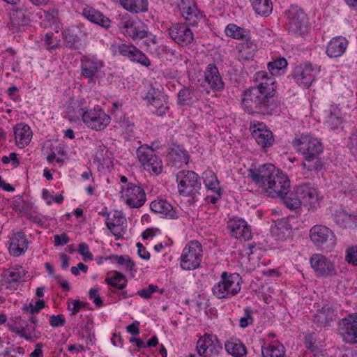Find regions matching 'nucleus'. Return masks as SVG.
Here are the masks:
<instances>
[{
	"mask_svg": "<svg viewBox=\"0 0 357 357\" xmlns=\"http://www.w3.org/2000/svg\"><path fill=\"white\" fill-rule=\"evenodd\" d=\"M248 177L250 182L247 183V191H255L252 184H255L272 198L287 194L290 188V180L287 174L271 163L250 168Z\"/></svg>",
	"mask_w": 357,
	"mask_h": 357,
	"instance_id": "f257e3e1",
	"label": "nucleus"
},
{
	"mask_svg": "<svg viewBox=\"0 0 357 357\" xmlns=\"http://www.w3.org/2000/svg\"><path fill=\"white\" fill-rule=\"evenodd\" d=\"M253 86L247 89V113L259 112L273 109L270 101L275 95L276 82L266 71L257 72L252 78Z\"/></svg>",
	"mask_w": 357,
	"mask_h": 357,
	"instance_id": "f03ea898",
	"label": "nucleus"
},
{
	"mask_svg": "<svg viewBox=\"0 0 357 357\" xmlns=\"http://www.w3.org/2000/svg\"><path fill=\"white\" fill-rule=\"evenodd\" d=\"M291 145L305 161L301 164L304 174L318 173L324 169V163L319 158L324 150L323 144L317 137L308 132L298 134L292 139Z\"/></svg>",
	"mask_w": 357,
	"mask_h": 357,
	"instance_id": "7ed1b4c3",
	"label": "nucleus"
},
{
	"mask_svg": "<svg viewBox=\"0 0 357 357\" xmlns=\"http://www.w3.org/2000/svg\"><path fill=\"white\" fill-rule=\"evenodd\" d=\"M68 112L70 114L71 119H79L81 116L86 126L97 131L105 129L111 121L110 116L103 109H86L78 102H73L72 105L68 107Z\"/></svg>",
	"mask_w": 357,
	"mask_h": 357,
	"instance_id": "20e7f679",
	"label": "nucleus"
},
{
	"mask_svg": "<svg viewBox=\"0 0 357 357\" xmlns=\"http://www.w3.org/2000/svg\"><path fill=\"white\" fill-rule=\"evenodd\" d=\"M176 181L179 194L190 197L193 202L198 200L202 188L201 178L194 171L181 170L176 174Z\"/></svg>",
	"mask_w": 357,
	"mask_h": 357,
	"instance_id": "39448f33",
	"label": "nucleus"
},
{
	"mask_svg": "<svg viewBox=\"0 0 357 357\" xmlns=\"http://www.w3.org/2000/svg\"><path fill=\"white\" fill-rule=\"evenodd\" d=\"M309 236L318 250L331 251L337 245V238L334 232L323 225L312 226L310 229Z\"/></svg>",
	"mask_w": 357,
	"mask_h": 357,
	"instance_id": "423d86ee",
	"label": "nucleus"
},
{
	"mask_svg": "<svg viewBox=\"0 0 357 357\" xmlns=\"http://www.w3.org/2000/svg\"><path fill=\"white\" fill-rule=\"evenodd\" d=\"M286 29L289 33L302 35L307 31L309 20L307 14L298 6L291 5L286 11Z\"/></svg>",
	"mask_w": 357,
	"mask_h": 357,
	"instance_id": "0eeeda50",
	"label": "nucleus"
},
{
	"mask_svg": "<svg viewBox=\"0 0 357 357\" xmlns=\"http://www.w3.org/2000/svg\"><path fill=\"white\" fill-rule=\"evenodd\" d=\"M240 278L238 274L223 272L220 280L212 288L213 294L219 299L229 298L241 290Z\"/></svg>",
	"mask_w": 357,
	"mask_h": 357,
	"instance_id": "6e6552de",
	"label": "nucleus"
},
{
	"mask_svg": "<svg viewBox=\"0 0 357 357\" xmlns=\"http://www.w3.org/2000/svg\"><path fill=\"white\" fill-rule=\"evenodd\" d=\"M137 158L143 169L152 175H158L162 172L163 163L160 158L157 155L153 147L143 144L136 150Z\"/></svg>",
	"mask_w": 357,
	"mask_h": 357,
	"instance_id": "1a4fd4ad",
	"label": "nucleus"
},
{
	"mask_svg": "<svg viewBox=\"0 0 357 357\" xmlns=\"http://www.w3.org/2000/svg\"><path fill=\"white\" fill-rule=\"evenodd\" d=\"M202 260V246L197 241L187 244L180 257V266L183 270H194L200 266Z\"/></svg>",
	"mask_w": 357,
	"mask_h": 357,
	"instance_id": "9d476101",
	"label": "nucleus"
},
{
	"mask_svg": "<svg viewBox=\"0 0 357 357\" xmlns=\"http://www.w3.org/2000/svg\"><path fill=\"white\" fill-rule=\"evenodd\" d=\"M250 131L252 137L264 151L272 147L275 142V136L269 128L261 121L250 122Z\"/></svg>",
	"mask_w": 357,
	"mask_h": 357,
	"instance_id": "9b49d317",
	"label": "nucleus"
},
{
	"mask_svg": "<svg viewBox=\"0 0 357 357\" xmlns=\"http://www.w3.org/2000/svg\"><path fill=\"white\" fill-rule=\"evenodd\" d=\"M117 26L122 34L133 40L145 38L151 34L144 26L131 20L128 15L119 18Z\"/></svg>",
	"mask_w": 357,
	"mask_h": 357,
	"instance_id": "f8f14e48",
	"label": "nucleus"
},
{
	"mask_svg": "<svg viewBox=\"0 0 357 357\" xmlns=\"http://www.w3.org/2000/svg\"><path fill=\"white\" fill-rule=\"evenodd\" d=\"M310 264L317 277L327 278L337 275L334 262L322 254H313L310 258Z\"/></svg>",
	"mask_w": 357,
	"mask_h": 357,
	"instance_id": "ddd939ff",
	"label": "nucleus"
},
{
	"mask_svg": "<svg viewBox=\"0 0 357 357\" xmlns=\"http://www.w3.org/2000/svg\"><path fill=\"white\" fill-rule=\"evenodd\" d=\"M114 55L119 54L132 62L137 63L145 67L151 66V61L146 55L133 45L120 43L112 47Z\"/></svg>",
	"mask_w": 357,
	"mask_h": 357,
	"instance_id": "4468645a",
	"label": "nucleus"
},
{
	"mask_svg": "<svg viewBox=\"0 0 357 357\" xmlns=\"http://www.w3.org/2000/svg\"><path fill=\"white\" fill-rule=\"evenodd\" d=\"M337 331L342 341L347 344H357V313L349 314L342 319Z\"/></svg>",
	"mask_w": 357,
	"mask_h": 357,
	"instance_id": "2eb2a0df",
	"label": "nucleus"
},
{
	"mask_svg": "<svg viewBox=\"0 0 357 357\" xmlns=\"http://www.w3.org/2000/svg\"><path fill=\"white\" fill-rule=\"evenodd\" d=\"M316 71V67L310 62H305L295 66L291 77L299 86L308 89L315 80Z\"/></svg>",
	"mask_w": 357,
	"mask_h": 357,
	"instance_id": "dca6fc26",
	"label": "nucleus"
},
{
	"mask_svg": "<svg viewBox=\"0 0 357 357\" xmlns=\"http://www.w3.org/2000/svg\"><path fill=\"white\" fill-rule=\"evenodd\" d=\"M296 194L298 196L301 204L307 205L309 208H317L322 199L317 188L311 183H303L295 188Z\"/></svg>",
	"mask_w": 357,
	"mask_h": 357,
	"instance_id": "f3484780",
	"label": "nucleus"
},
{
	"mask_svg": "<svg viewBox=\"0 0 357 357\" xmlns=\"http://www.w3.org/2000/svg\"><path fill=\"white\" fill-rule=\"evenodd\" d=\"M121 197L126 204L132 208L142 206L146 200L144 190L141 186L132 183H129L126 188H123Z\"/></svg>",
	"mask_w": 357,
	"mask_h": 357,
	"instance_id": "a211bd4d",
	"label": "nucleus"
},
{
	"mask_svg": "<svg viewBox=\"0 0 357 357\" xmlns=\"http://www.w3.org/2000/svg\"><path fill=\"white\" fill-rule=\"evenodd\" d=\"M81 75L89 79V83L92 81L97 74L104 67V61L93 54H86L80 59Z\"/></svg>",
	"mask_w": 357,
	"mask_h": 357,
	"instance_id": "6ab92c4d",
	"label": "nucleus"
},
{
	"mask_svg": "<svg viewBox=\"0 0 357 357\" xmlns=\"http://www.w3.org/2000/svg\"><path fill=\"white\" fill-rule=\"evenodd\" d=\"M169 37L178 45L187 46L194 40V34L189 26L185 23H175L168 29Z\"/></svg>",
	"mask_w": 357,
	"mask_h": 357,
	"instance_id": "aec40b11",
	"label": "nucleus"
},
{
	"mask_svg": "<svg viewBox=\"0 0 357 357\" xmlns=\"http://www.w3.org/2000/svg\"><path fill=\"white\" fill-rule=\"evenodd\" d=\"M10 331L26 340L34 342L38 339L36 335V326L29 324L28 321L20 317H16L8 324Z\"/></svg>",
	"mask_w": 357,
	"mask_h": 357,
	"instance_id": "412c9836",
	"label": "nucleus"
},
{
	"mask_svg": "<svg viewBox=\"0 0 357 357\" xmlns=\"http://www.w3.org/2000/svg\"><path fill=\"white\" fill-rule=\"evenodd\" d=\"M197 349L200 356L211 357L212 356L217 355L222 350V346L216 337L206 334L198 340Z\"/></svg>",
	"mask_w": 357,
	"mask_h": 357,
	"instance_id": "4be33fe9",
	"label": "nucleus"
},
{
	"mask_svg": "<svg viewBox=\"0 0 357 357\" xmlns=\"http://www.w3.org/2000/svg\"><path fill=\"white\" fill-rule=\"evenodd\" d=\"M324 124L330 130L340 132L343 130L344 119L340 108L336 104H331L324 111Z\"/></svg>",
	"mask_w": 357,
	"mask_h": 357,
	"instance_id": "5701e85b",
	"label": "nucleus"
},
{
	"mask_svg": "<svg viewBox=\"0 0 357 357\" xmlns=\"http://www.w3.org/2000/svg\"><path fill=\"white\" fill-rule=\"evenodd\" d=\"M178 7L189 25H197L198 22L203 17L202 13L198 10L193 0H180Z\"/></svg>",
	"mask_w": 357,
	"mask_h": 357,
	"instance_id": "b1692460",
	"label": "nucleus"
},
{
	"mask_svg": "<svg viewBox=\"0 0 357 357\" xmlns=\"http://www.w3.org/2000/svg\"><path fill=\"white\" fill-rule=\"evenodd\" d=\"M168 160L172 166L181 168L189 163L190 155L183 146L172 143L167 154Z\"/></svg>",
	"mask_w": 357,
	"mask_h": 357,
	"instance_id": "393cba45",
	"label": "nucleus"
},
{
	"mask_svg": "<svg viewBox=\"0 0 357 357\" xmlns=\"http://www.w3.org/2000/svg\"><path fill=\"white\" fill-rule=\"evenodd\" d=\"M337 318V312L334 307L326 303L318 308L314 314L312 321L319 327H327Z\"/></svg>",
	"mask_w": 357,
	"mask_h": 357,
	"instance_id": "a878e982",
	"label": "nucleus"
},
{
	"mask_svg": "<svg viewBox=\"0 0 357 357\" xmlns=\"http://www.w3.org/2000/svg\"><path fill=\"white\" fill-rule=\"evenodd\" d=\"M202 178L207 190L213 193L207 195L206 199L211 204H215L221 197V188L216 175L213 172L207 170L203 173Z\"/></svg>",
	"mask_w": 357,
	"mask_h": 357,
	"instance_id": "bb28decb",
	"label": "nucleus"
},
{
	"mask_svg": "<svg viewBox=\"0 0 357 357\" xmlns=\"http://www.w3.org/2000/svg\"><path fill=\"white\" fill-rule=\"evenodd\" d=\"M151 211L160 217L168 219H177L179 212L177 208L165 199H155L150 204Z\"/></svg>",
	"mask_w": 357,
	"mask_h": 357,
	"instance_id": "cd10ccee",
	"label": "nucleus"
},
{
	"mask_svg": "<svg viewBox=\"0 0 357 357\" xmlns=\"http://www.w3.org/2000/svg\"><path fill=\"white\" fill-rule=\"evenodd\" d=\"M105 224L113 235L120 237L126 227L127 221L122 211H113L107 214Z\"/></svg>",
	"mask_w": 357,
	"mask_h": 357,
	"instance_id": "c85d7f7f",
	"label": "nucleus"
},
{
	"mask_svg": "<svg viewBox=\"0 0 357 357\" xmlns=\"http://www.w3.org/2000/svg\"><path fill=\"white\" fill-rule=\"evenodd\" d=\"M86 31L83 24L72 25L62 31L66 46L72 50L77 49V44L86 36Z\"/></svg>",
	"mask_w": 357,
	"mask_h": 357,
	"instance_id": "c756f323",
	"label": "nucleus"
},
{
	"mask_svg": "<svg viewBox=\"0 0 357 357\" xmlns=\"http://www.w3.org/2000/svg\"><path fill=\"white\" fill-rule=\"evenodd\" d=\"M349 45L348 40L342 36L333 37L327 43L326 54L331 59L342 56L346 52Z\"/></svg>",
	"mask_w": 357,
	"mask_h": 357,
	"instance_id": "7c9ffc66",
	"label": "nucleus"
},
{
	"mask_svg": "<svg viewBox=\"0 0 357 357\" xmlns=\"http://www.w3.org/2000/svg\"><path fill=\"white\" fill-rule=\"evenodd\" d=\"M204 82L214 91H220L224 89V82L218 68L215 64H208L204 70Z\"/></svg>",
	"mask_w": 357,
	"mask_h": 357,
	"instance_id": "2f4dec72",
	"label": "nucleus"
},
{
	"mask_svg": "<svg viewBox=\"0 0 357 357\" xmlns=\"http://www.w3.org/2000/svg\"><path fill=\"white\" fill-rule=\"evenodd\" d=\"M82 15L91 23L98 25L105 29L112 26V21L98 10L90 6H86L82 12Z\"/></svg>",
	"mask_w": 357,
	"mask_h": 357,
	"instance_id": "473e14b6",
	"label": "nucleus"
},
{
	"mask_svg": "<svg viewBox=\"0 0 357 357\" xmlns=\"http://www.w3.org/2000/svg\"><path fill=\"white\" fill-rule=\"evenodd\" d=\"M9 252L14 257L24 254L28 248V241L22 232H17L10 238Z\"/></svg>",
	"mask_w": 357,
	"mask_h": 357,
	"instance_id": "72a5a7b5",
	"label": "nucleus"
},
{
	"mask_svg": "<svg viewBox=\"0 0 357 357\" xmlns=\"http://www.w3.org/2000/svg\"><path fill=\"white\" fill-rule=\"evenodd\" d=\"M14 135L16 144L24 148L30 143L33 132L27 124L20 123L14 127Z\"/></svg>",
	"mask_w": 357,
	"mask_h": 357,
	"instance_id": "f704fd0d",
	"label": "nucleus"
},
{
	"mask_svg": "<svg viewBox=\"0 0 357 357\" xmlns=\"http://www.w3.org/2000/svg\"><path fill=\"white\" fill-rule=\"evenodd\" d=\"M200 98L199 92L190 87L182 88L177 94V103L179 105L191 106Z\"/></svg>",
	"mask_w": 357,
	"mask_h": 357,
	"instance_id": "c9c22d12",
	"label": "nucleus"
},
{
	"mask_svg": "<svg viewBox=\"0 0 357 357\" xmlns=\"http://www.w3.org/2000/svg\"><path fill=\"white\" fill-rule=\"evenodd\" d=\"M227 228L232 237L245 241V221L242 218H234L227 222Z\"/></svg>",
	"mask_w": 357,
	"mask_h": 357,
	"instance_id": "e433bc0d",
	"label": "nucleus"
},
{
	"mask_svg": "<svg viewBox=\"0 0 357 357\" xmlns=\"http://www.w3.org/2000/svg\"><path fill=\"white\" fill-rule=\"evenodd\" d=\"M121 6L133 14L146 12L149 9L148 0H119Z\"/></svg>",
	"mask_w": 357,
	"mask_h": 357,
	"instance_id": "4c0bfd02",
	"label": "nucleus"
},
{
	"mask_svg": "<svg viewBox=\"0 0 357 357\" xmlns=\"http://www.w3.org/2000/svg\"><path fill=\"white\" fill-rule=\"evenodd\" d=\"M263 357H284L285 349L284 346L278 341L271 343H264L261 347Z\"/></svg>",
	"mask_w": 357,
	"mask_h": 357,
	"instance_id": "58836bf2",
	"label": "nucleus"
},
{
	"mask_svg": "<svg viewBox=\"0 0 357 357\" xmlns=\"http://www.w3.org/2000/svg\"><path fill=\"white\" fill-rule=\"evenodd\" d=\"M227 353L234 357H243L245 354V347L238 339L231 337L225 342Z\"/></svg>",
	"mask_w": 357,
	"mask_h": 357,
	"instance_id": "ea45409f",
	"label": "nucleus"
},
{
	"mask_svg": "<svg viewBox=\"0 0 357 357\" xmlns=\"http://www.w3.org/2000/svg\"><path fill=\"white\" fill-rule=\"evenodd\" d=\"M255 13L264 17L269 16L273 8L272 0H250Z\"/></svg>",
	"mask_w": 357,
	"mask_h": 357,
	"instance_id": "a19ab883",
	"label": "nucleus"
},
{
	"mask_svg": "<svg viewBox=\"0 0 357 357\" xmlns=\"http://www.w3.org/2000/svg\"><path fill=\"white\" fill-rule=\"evenodd\" d=\"M332 219L342 229L351 227L354 224V216L344 210H336L332 214Z\"/></svg>",
	"mask_w": 357,
	"mask_h": 357,
	"instance_id": "79ce46f5",
	"label": "nucleus"
},
{
	"mask_svg": "<svg viewBox=\"0 0 357 357\" xmlns=\"http://www.w3.org/2000/svg\"><path fill=\"white\" fill-rule=\"evenodd\" d=\"M287 66V59L284 57H279L268 63L267 68L271 75L274 77L284 73Z\"/></svg>",
	"mask_w": 357,
	"mask_h": 357,
	"instance_id": "37998d69",
	"label": "nucleus"
},
{
	"mask_svg": "<svg viewBox=\"0 0 357 357\" xmlns=\"http://www.w3.org/2000/svg\"><path fill=\"white\" fill-rule=\"evenodd\" d=\"M290 229L289 223L287 220L281 219L275 222V226L271 227V231L278 240H282L289 234Z\"/></svg>",
	"mask_w": 357,
	"mask_h": 357,
	"instance_id": "c03bdc74",
	"label": "nucleus"
},
{
	"mask_svg": "<svg viewBox=\"0 0 357 357\" xmlns=\"http://www.w3.org/2000/svg\"><path fill=\"white\" fill-rule=\"evenodd\" d=\"M105 282L117 289L123 290L127 286L128 280L123 273L113 271L111 276L105 278Z\"/></svg>",
	"mask_w": 357,
	"mask_h": 357,
	"instance_id": "a18cd8bd",
	"label": "nucleus"
},
{
	"mask_svg": "<svg viewBox=\"0 0 357 357\" xmlns=\"http://www.w3.org/2000/svg\"><path fill=\"white\" fill-rule=\"evenodd\" d=\"M154 110L153 112L158 116H163L169 108V103L168 101V96L166 95H159L157 98L150 104Z\"/></svg>",
	"mask_w": 357,
	"mask_h": 357,
	"instance_id": "49530a36",
	"label": "nucleus"
},
{
	"mask_svg": "<svg viewBox=\"0 0 357 357\" xmlns=\"http://www.w3.org/2000/svg\"><path fill=\"white\" fill-rule=\"evenodd\" d=\"M22 266H17L10 268L3 274V278L6 283L9 285L18 284L20 283L22 278Z\"/></svg>",
	"mask_w": 357,
	"mask_h": 357,
	"instance_id": "de8ad7c7",
	"label": "nucleus"
},
{
	"mask_svg": "<svg viewBox=\"0 0 357 357\" xmlns=\"http://www.w3.org/2000/svg\"><path fill=\"white\" fill-rule=\"evenodd\" d=\"M279 197L282 199L284 205L291 211H296L299 209L301 206L300 199L296 194L295 189L294 191L291 192H289Z\"/></svg>",
	"mask_w": 357,
	"mask_h": 357,
	"instance_id": "09e8293b",
	"label": "nucleus"
},
{
	"mask_svg": "<svg viewBox=\"0 0 357 357\" xmlns=\"http://www.w3.org/2000/svg\"><path fill=\"white\" fill-rule=\"evenodd\" d=\"M109 260L113 263H116L119 266H123L126 271L130 272H136L135 263L131 259L128 255H112L108 257Z\"/></svg>",
	"mask_w": 357,
	"mask_h": 357,
	"instance_id": "8fccbe9b",
	"label": "nucleus"
},
{
	"mask_svg": "<svg viewBox=\"0 0 357 357\" xmlns=\"http://www.w3.org/2000/svg\"><path fill=\"white\" fill-rule=\"evenodd\" d=\"M26 8L24 7L18 8L10 12V21L13 26H20L25 24L28 22L26 16Z\"/></svg>",
	"mask_w": 357,
	"mask_h": 357,
	"instance_id": "3c124183",
	"label": "nucleus"
},
{
	"mask_svg": "<svg viewBox=\"0 0 357 357\" xmlns=\"http://www.w3.org/2000/svg\"><path fill=\"white\" fill-rule=\"evenodd\" d=\"M225 31L227 36L238 40H243L245 36V31L234 24H228Z\"/></svg>",
	"mask_w": 357,
	"mask_h": 357,
	"instance_id": "603ef678",
	"label": "nucleus"
},
{
	"mask_svg": "<svg viewBox=\"0 0 357 357\" xmlns=\"http://www.w3.org/2000/svg\"><path fill=\"white\" fill-rule=\"evenodd\" d=\"M304 345L305 348L310 350L311 352H317L319 351V347L317 344V338L314 333H307L304 337Z\"/></svg>",
	"mask_w": 357,
	"mask_h": 357,
	"instance_id": "864d4df0",
	"label": "nucleus"
},
{
	"mask_svg": "<svg viewBox=\"0 0 357 357\" xmlns=\"http://www.w3.org/2000/svg\"><path fill=\"white\" fill-rule=\"evenodd\" d=\"M345 260L348 264L357 266V245L347 248Z\"/></svg>",
	"mask_w": 357,
	"mask_h": 357,
	"instance_id": "5fc2aeb1",
	"label": "nucleus"
},
{
	"mask_svg": "<svg viewBox=\"0 0 357 357\" xmlns=\"http://www.w3.org/2000/svg\"><path fill=\"white\" fill-rule=\"evenodd\" d=\"M54 35L53 32H48L45 33L43 38V41L46 45V48L50 52H52L53 50L59 48V41L54 43Z\"/></svg>",
	"mask_w": 357,
	"mask_h": 357,
	"instance_id": "6e6d98bb",
	"label": "nucleus"
},
{
	"mask_svg": "<svg viewBox=\"0 0 357 357\" xmlns=\"http://www.w3.org/2000/svg\"><path fill=\"white\" fill-rule=\"evenodd\" d=\"M347 147L351 154L357 160V130L353 132L349 137Z\"/></svg>",
	"mask_w": 357,
	"mask_h": 357,
	"instance_id": "4d7b16f0",
	"label": "nucleus"
},
{
	"mask_svg": "<svg viewBox=\"0 0 357 357\" xmlns=\"http://www.w3.org/2000/svg\"><path fill=\"white\" fill-rule=\"evenodd\" d=\"M159 291V288L155 284H149L146 288L142 289L136 293L137 295L143 298H150L154 292Z\"/></svg>",
	"mask_w": 357,
	"mask_h": 357,
	"instance_id": "13d9d810",
	"label": "nucleus"
},
{
	"mask_svg": "<svg viewBox=\"0 0 357 357\" xmlns=\"http://www.w3.org/2000/svg\"><path fill=\"white\" fill-rule=\"evenodd\" d=\"M120 126L125 130L126 134L128 135L130 138L128 139L130 140V139L134 137V123L130 121L128 118L124 117L123 119L120 121Z\"/></svg>",
	"mask_w": 357,
	"mask_h": 357,
	"instance_id": "bf43d9fd",
	"label": "nucleus"
},
{
	"mask_svg": "<svg viewBox=\"0 0 357 357\" xmlns=\"http://www.w3.org/2000/svg\"><path fill=\"white\" fill-rule=\"evenodd\" d=\"M89 303L80 301L79 300H73L71 303L68 304V309L70 311V315L76 314L81 308L86 307Z\"/></svg>",
	"mask_w": 357,
	"mask_h": 357,
	"instance_id": "052dcab7",
	"label": "nucleus"
},
{
	"mask_svg": "<svg viewBox=\"0 0 357 357\" xmlns=\"http://www.w3.org/2000/svg\"><path fill=\"white\" fill-rule=\"evenodd\" d=\"M264 288V282L263 280L258 277L255 278V280H252L248 289L251 292H255L257 294L261 293V291L263 290Z\"/></svg>",
	"mask_w": 357,
	"mask_h": 357,
	"instance_id": "680f3d73",
	"label": "nucleus"
},
{
	"mask_svg": "<svg viewBox=\"0 0 357 357\" xmlns=\"http://www.w3.org/2000/svg\"><path fill=\"white\" fill-rule=\"evenodd\" d=\"M89 297L91 300H93L96 307H100L103 305V301L99 295L98 288H91L89 292Z\"/></svg>",
	"mask_w": 357,
	"mask_h": 357,
	"instance_id": "e2e57ef3",
	"label": "nucleus"
},
{
	"mask_svg": "<svg viewBox=\"0 0 357 357\" xmlns=\"http://www.w3.org/2000/svg\"><path fill=\"white\" fill-rule=\"evenodd\" d=\"M78 252L83 257L84 260H93V255L89 251V245L86 243L79 245Z\"/></svg>",
	"mask_w": 357,
	"mask_h": 357,
	"instance_id": "0e129e2a",
	"label": "nucleus"
},
{
	"mask_svg": "<svg viewBox=\"0 0 357 357\" xmlns=\"http://www.w3.org/2000/svg\"><path fill=\"white\" fill-rule=\"evenodd\" d=\"M66 324V319L63 314L52 315L50 317V324L53 328L62 327Z\"/></svg>",
	"mask_w": 357,
	"mask_h": 357,
	"instance_id": "69168bd1",
	"label": "nucleus"
},
{
	"mask_svg": "<svg viewBox=\"0 0 357 357\" xmlns=\"http://www.w3.org/2000/svg\"><path fill=\"white\" fill-rule=\"evenodd\" d=\"M144 43L147 46L146 50L149 51L150 53L155 54H160V48L157 44L155 36L151 38L149 41H145Z\"/></svg>",
	"mask_w": 357,
	"mask_h": 357,
	"instance_id": "338daca9",
	"label": "nucleus"
},
{
	"mask_svg": "<svg viewBox=\"0 0 357 357\" xmlns=\"http://www.w3.org/2000/svg\"><path fill=\"white\" fill-rule=\"evenodd\" d=\"M162 93L158 91V89L151 87L145 97L144 98V100H146L149 104H151L153 100H155L157 98L159 97V95H162Z\"/></svg>",
	"mask_w": 357,
	"mask_h": 357,
	"instance_id": "774afa93",
	"label": "nucleus"
}]
</instances>
